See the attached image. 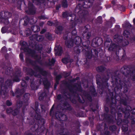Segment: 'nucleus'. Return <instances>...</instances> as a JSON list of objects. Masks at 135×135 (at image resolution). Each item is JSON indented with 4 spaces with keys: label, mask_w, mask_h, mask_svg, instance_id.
Wrapping results in <instances>:
<instances>
[{
    "label": "nucleus",
    "mask_w": 135,
    "mask_h": 135,
    "mask_svg": "<svg viewBox=\"0 0 135 135\" xmlns=\"http://www.w3.org/2000/svg\"><path fill=\"white\" fill-rule=\"evenodd\" d=\"M118 46H117L113 43H112L108 47V50L110 51H116L119 49Z\"/></svg>",
    "instance_id": "nucleus-1"
},
{
    "label": "nucleus",
    "mask_w": 135,
    "mask_h": 135,
    "mask_svg": "<svg viewBox=\"0 0 135 135\" xmlns=\"http://www.w3.org/2000/svg\"><path fill=\"white\" fill-rule=\"evenodd\" d=\"M55 54L56 55H60L62 53V50L61 46H59L58 47H56L55 48Z\"/></svg>",
    "instance_id": "nucleus-2"
},
{
    "label": "nucleus",
    "mask_w": 135,
    "mask_h": 135,
    "mask_svg": "<svg viewBox=\"0 0 135 135\" xmlns=\"http://www.w3.org/2000/svg\"><path fill=\"white\" fill-rule=\"evenodd\" d=\"M5 15H6V19L4 18H2V21L4 23L6 24H7L9 22L7 18L9 17L8 16V15H11V14L8 12H6L5 13Z\"/></svg>",
    "instance_id": "nucleus-3"
},
{
    "label": "nucleus",
    "mask_w": 135,
    "mask_h": 135,
    "mask_svg": "<svg viewBox=\"0 0 135 135\" xmlns=\"http://www.w3.org/2000/svg\"><path fill=\"white\" fill-rule=\"evenodd\" d=\"M29 14H33L35 13V10L34 7L32 4H29Z\"/></svg>",
    "instance_id": "nucleus-4"
},
{
    "label": "nucleus",
    "mask_w": 135,
    "mask_h": 135,
    "mask_svg": "<svg viewBox=\"0 0 135 135\" xmlns=\"http://www.w3.org/2000/svg\"><path fill=\"white\" fill-rule=\"evenodd\" d=\"M74 42L72 40L66 41H65L66 45L69 48H70L73 46Z\"/></svg>",
    "instance_id": "nucleus-5"
},
{
    "label": "nucleus",
    "mask_w": 135,
    "mask_h": 135,
    "mask_svg": "<svg viewBox=\"0 0 135 135\" xmlns=\"http://www.w3.org/2000/svg\"><path fill=\"white\" fill-rule=\"evenodd\" d=\"M122 37L116 35L114 36V40L116 42H120L122 41Z\"/></svg>",
    "instance_id": "nucleus-6"
},
{
    "label": "nucleus",
    "mask_w": 135,
    "mask_h": 135,
    "mask_svg": "<svg viewBox=\"0 0 135 135\" xmlns=\"http://www.w3.org/2000/svg\"><path fill=\"white\" fill-rule=\"evenodd\" d=\"M24 50L25 52H27L28 54H31L32 56H34L35 54L33 51L32 50L28 48L25 49Z\"/></svg>",
    "instance_id": "nucleus-7"
},
{
    "label": "nucleus",
    "mask_w": 135,
    "mask_h": 135,
    "mask_svg": "<svg viewBox=\"0 0 135 135\" xmlns=\"http://www.w3.org/2000/svg\"><path fill=\"white\" fill-rule=\"evenodd\" d=\"M34 37H36V40L37 41H42L44 39V37L42 36H37V35H33Z\"/></svg>",
    "instance_id": "nucleus-8"
},
{
    "label": "nucleus",
    "mask_w": 135,
    "mask_h": 135,
    "mask_svg": "<svg viewBox=\"0 0 135 135\" xmlns=\"http://www.w3.org/2000/svg\"><path fill=\"white\" fill-rule=\"evenodd\" d=\"M75 40V43L76 44H78L81 42V39L79 36H76L74 39V40Z\"/></svg>",
    "instance_id": "nucleus-9"
},
{
    "label": "nucleus",
    "mask_w": 135,
    "mask_h": 135,
    "mask_svg": "<svg viewBox=\"0 0 135 135\" xmlns=\"http://www.w3.org/2000/svg\"><path fill=\"white\" fill-rule=\"evenodd\" d=\"M62 30V27L61 26H59L56 29L55 32L58 34H60Z\"/></svg>",
    "instance_id": "nucleus-10"
},
{
    "label": "nucleus",
    "mask_w": 135,
    "mask_h": 135,
    "mask_svg": "<svg viewBox=\"0 0 135 135\" xmlns=\"http://www.w3.org/2000/svg\"><path fill=\"white\" fill-rule=\"evenodd\" d=\"M74 52L76 55H78L80 52V50L79 49V47L76 46L74 48Z\"/></svg>",
    "instance_id": "nucleus-11"
},
{
    "label": "nucleus",
    "mask_w": 135,
    "mask_h": 135,
    "mask_svg": "<svg viewBox=\"0 0 135 135\" xmlns=\"http://www.w3.org/2000/svg\"><path fill=\"white\" fill-rule=\"evenodd\" d=\"M84 37H85L87 39H89L90 36V32H86L83 34Z\"/></svg>",
    "instance_id": "nucleus-12"
},
{
    "label": "nucleus",
    "mask_w": 135,
    "mask_h": 135,
    "mask_svg": "<svg viewBox=\"0 0 135 135\" xmlns=\"http://www.w3.org/2000/svg\"><path fill=\"white\" fill-rule=\"evenodd\" d=\"M21 85L22 87L23 88L22 89H23L25 88L27 86V84L25 82L24 80H23L22 82L21 83ZM22 90H23V89H22ZM23 91H24V90H23Z\"/></svg>",
    "instance_id": "nucleus-13"
},
{
    "label": "nucleus",
    "mask_w": 135,
    "mask_h": 135,
    "mask_svg": "<svg viewBox=\"0 0 135 135\" xmlns=\"http://www.w3.org/2000/svg\"><path fill=\"white\" fill-rule=\"evenodd\" d=\"M62 6L64 7H68L67 2L66 0L63 1L62 2Z\"/></svg>",
    "instance_id": "nucleus-14"
},
{
    "label": "nucleus",
    "mask_w": 135,
    "mask_h": 135,
    "mask_svg": "<svg viewBox=\"0 0 135 135\" xmlns=\"http://www.w3.org/2000/svg\"><path fill=\"white\" fill-rule=\"evenodd\" d=\"M12 82L13 81L12 80H10L9 79H8L6 82L5 85H6L7 86L9 85L12 84Z\"/></svg>",
    "instance_id": "nucleus-15"
},
{
    "label": "nucleus",
    "mask_w": 135,
    "mask_h": 135,
    "mask_svg": "<svg viewBox=\"0 0 135 135\" xmlns=\"http://www.w3.org/2000/svg\"><path fill=\"white\" fill-rule=\"evenodd\" d=\"M19 76L20 75L19 74H18L17 75H16L13 78V80L16 82H18L20 80V79L19 78Z\"/></svg>",
    "instance_id": "nucleus-16"
},
{
    "label": "nucleus",
    "mask_w": 135,
    "mask_h": 135,
    "mask_svg": "<svg viewBox=\"0 0 135 135\" xmlns=\"http://www.w3.org/2000/svg\"><path fill=\"white\" fill-rule=\"evenodd\" d=\"M123 35L125 37L127 38L129 37V32L125 30L124 31Z\"/></svg>",
    "instance_id": "nucleus-17"
},
{
    "label": "nucleus",
    "mask_w": 135,
    "mask_h": 135,
    "mask_svg": "<svg viewBox=\"0 0 135 135\" xmlns=\"http://www.w3.org/2000/svg\"><path fill=\"white\" fill-rule=\"evenodd\" d=\"M63 17L64 18H65L69 16L70 17H71L72 16L68 14L67 12H64L62 14Z\"/></svg>",
    "instance_id": "nucleus-18"
},
{
    "label": "nucleus",
    "mask_w": 135,
    "mask_h": 135,
    "mask_svg": "<svg viewBox=\"0 0 135 135\" xmlns=\"http://www.w3.org/2000/svg\"><path fill=\"white\" fill-rule=\"evenodd\" d=\"M69 59L68 58H65L62 59V62L64 64H66L69 61Z\"/></svg>",
    "instance_id": "nucleus-19"
},
{
    "label": "nucleus",
    "mask_w": 135,
    "mask_h": 135,
    "mask_svg": "<svg viewBox=\"0 0 135 135\" xmlns=\"http://www.w3.org/2000/svg\"><path fill=\"white\" fill-rule=\"evenodd\" d=\"M61 115V114L59 115V117L60 118L61 117H61L62 118V119H63V120H65L67 119V117L65 115Z\"/></svg>",
    "instance_id": "nucleus-20"
},
{
    "label": "nucleus",
    "mask_w": 135,
    "mask_h": 135,
    "mask_svg": "<svg viewBox=\"0 0 135 135\" xmlns=\"http://www.w3.org/2000/svg\"><path fill=\"white\" fill-rule=\"evenodd\" d=\"M118 7L119 9L121 11H124L125 10V8L122 6L119 5Z\"/></svg>",
    "instance_id": "nucleus-21"
},
{
    "label": "nucleus",
    "mask_w": 135,
    "mask_h": 135,
    "mask_svg": "<svg viewBox=\"0 0 135 135\" xmlns=\"http://www.w3.org/2000/svg\"><path fill=\"white\" fill-rule=\"evenodd\" d=\"M1 89H2V91H1V92H0V93L2 94L3 92V93H4V91H6V87L4 88V87L3 86H2L1 87Z\"/></svg>",
    "instance_id": "nucleus-22"
},
{
    "label": "nucleus",
    "mask_w": 135,
    "mask_h": 135,
    "mask_svg": "<svg viewBox=\"0 0 135 135\" xmlns=\"http://www.w3.org/2000/svg\"><path fill=\"white\" fill-rule=\"evenodd\" d=\"M19 111L17 109L15 110L13 112V115H16L18 114Z\"/></svg>",
    "instance_id": "nucleus-23"
},
{
    "label": "nucleus",
    "mask_w": 135,
    "mask_h": 135,
    "mask_svg": "<svg viewBox=\"0 0 135 135\" xmlns=\"http://www.w3.org/2000/svg\"><path fill=\"white\" fill-rule=\"evenodd\" d=\"M50 65L53 64L55 62V60L54 59H52L51 61H49Z\"/></svg>",
    "instance_id": "nucleus-24"
},
{
    "label": "nucleus",
    "mask_w": 135,
    "mask_h": 135,
    "mask_svg": "<svg viewBox=\"0 0 135 135\" xmlns=\"http://www.w3.org/2000/svg\"><path fill=\"white\" fill-rule=\"evenodd\" d=\"M86 55H87V57L89 59L91 58L92 56V54L91 52L89 53H88L87 54H86Z\"/></svg>",
    "instance_id": "nucleus-25"
},
{
    "label": "nucleus",
    "mask_w": 135,
    "mask_h": 135,
    "mask_svg": "<svg viewBox=\"0 0 135 135\" xmlns=\"http://www.w3.org/2000/svg\"><path fill=\"white\" fill-rule=\"evenodd\" d=\"M6 30L5 27H2L1 29V32L2 33H5Z\"/></svg>",
    "instance_id": "nucleus-26"
},
{
    "label": "nucleus",
    "mask_w": 135,
    "mask_h": 135,
    "mask_svg": "<svg viewBox=\"0 0 135 135\" xmlns=\"http://www.w3.org/2000/svg\"><path fill=\"white\" fill-rule=\"evenodd\" d=\"M12 111V110L10 108H9L7 109V113H9L11 112Z\"/></svg>",
    "instance_id": "nucleus-27"
},
{
    "label": "nucleus",
    "mask_w": 135,
    "mask_h": 135,
    "mask_svg": "<svg viewBox=\"0 0 135 135\" xmlns=\"http://www.w3.org/2000/svg\"><path fill=\"white\" fill-rule=\"evenodd\" d=\"M102 67L101 66L98 67L97 68V71H101L102 70Z\"/></svg>",
    "instance_id": "nucleus-28"
},
{
    "label": "nucleus",
    "mask_w": 135,
    "mask_h": 135,
    "mask_svg": "<svg viewBox=\"0 0 135 135\" xmlns=\"http://www.w3.org/2000/svg\"><path fill=\"white\" fill-rule=\"evenodd\" d=\"M6 104L8 106H9L11 105L12 103L9 101H7L6 102Z\"/></svg>",
    "instance_id": "nucleus-29"
},
{
    "label": "nucleus",
    "mask_w": 135,
    "mask_h": 135,
    "mask_svg": "<svg viewBox=\"0 0 135 135\" xmlns=\"http://www.w3.org/2000/svg\"><path fill=\"white\" fill-rule=\"evenodd\" d=\"M97 20H98V21L99 22H100L102 20V17L101 16L97 18Z\"/></svg>",
    "instance_id": "nucleus-30"
},
{
    "label": "nucleus",
    "mask_w": 135,
    "mask_h": 135,
    "mask_svg": "<svg viewBox=\"0 0 135 135\" xmlns=\"http://www.w3.org/2000/svg\"><path fill=\"white\" fill-rule=\"evenodd\" d=\"M122 129L124 131H126L128 130L127 127H126L125 128H124L123 126L122 127Z\"/></svg>",
    "instance_id": "nucleus-31"
},
{
    "label": "nucleus",
    "mask_w": 135,
    "mask_h": 135,
    "mask_svg": "<svg viewBox=\"0 0 135 135\" xmlns=\"http://www.w3.org/2000/svg\"><path fill=\"white\" fill-rule=\"evenodd\" d=\"M47 18V17L45 16H42L41 17V19L45 20Z\"/></svg>",
    "instance_id": "nucleus-32"
},
{
    "label": "nucleus",
    "mask_w": 135,
    "mask_h": 135,
    "mask_svg": "<svg viewBox=\"0 0 135 135\" xmlns=\"http://www.w3.org/2000/svg\"><path fill=\"white\" fill-rule=\"evenodd\" d=\"M20 58L21 59L23 60V55L22 54H20Z\"/></svg>",
    "instance_id": "nucleus-33"
},
{
    "label": "nucleus",
    "mask_w": 135,
    "mask_h": 135,
    "mask_svg": "<svg viewBox=\"0 0 135 135\" xmlns=\"http://www.w3.org/2000/svg\"><path fill=\"white\" fill-rule=\"evenodd\" d=\"M47 24L48 25H50V26H51L52 25V23L50 21H48Z\"/></svg>",
    "instance_id": "nucleus-34"
},
{
    "label": "nucleus",
    "mask_w": 135,
    "mask_h": 135,
    "mask_svg": "<svg viewBox=\"0 0 135 135\" xmlns=\"http://www.w3.org/2000/svg\"><path fill=\"white\" fill-rule=\"evenodd\" d=\"M76 33V31L75 30L73 31L72 32V34L74 35H75Z\"/></svg>",
    "instance_id": "nucleus-35"
},
{
    "label": "nucleus",
    "mask_w": 135,
    "mask_h": 135,
    "mask_svg": "<svg viewBox=\"0 0 135 135\" xmlns=\"http://www.w3.org/2000/svg\"><path fill=\"white\" fill-rule=\"evenodd\" d=\"M94 2V0H89L88 1V2L89 3L91 4L92 3Z\"/></svg>",
    "instance_id": "nucleus-36"
},
{
    "label": "nucleus",
    "mask_w": 135,
    "mask_h": 135,
    "mask_svg": "<svg viewBox=\"0 0 135 135\" xmlns=\"http://www.w3.org/2000/svg\"><path fill=\"white\" fill-rule=\"evenodd\" d=\"M132 113L133 114H135V108L132 110Z\"/></svg>",
    "instance_id": "nucleus-37"
},
{
    "label": "nucleus",
    "mask_w": 135,
    "mask_h": 135,
    "mask_svg": "<svg viewBox=\"0 0 135 135\" xmlns=\"http://www.w3.org/2000/svg\"><path fill=\"white\" fill-rule=\"evenodd\" d=\"M45 0H38L39 2L41 3H44Z\"/></svg>",
    "instance_id": "nucleus-38"
},
{
    "label": "nucleus",
    "mask_w": 135,
    "mask_h": 135,
    "mask_svg": "<svg viewBox=\"0 0 135 135\" xmlns=\"http://www.w3.org/2000/svg\"><path fill=\"white\" fill-rule=\"evenodd\" d=\"M61 76L60 75L57 76L56 77V79H59L61 78Z\"/></svg>",
    "instance_id": "nucleus-39"
},
{
    "label": "nucleus",
    "mask_w": 135,
    "mask_h": 135,
    "mask_svg": "<svg viewBox=\"0 0 135 135\" xmlns=\"http://www.w3.org/2000/svg\"><path fill=\"white\" fill-rule=\"evenodd\" d=\"M60 5L57 6L56 8V9L57 10H58L59 9V8H60Z\"/></svg>",
    "instance_id": "nucleus-40"
},
{
    "label": "nucleus",
    "mask_w": 135,
    "mask_h": 135,
    "mask_svg": "<svg viewBox=\"0 0 135 135\" xmlns=\"http://www.w3.org/2000/svg\"><path fill=\"white\" fill-rule=\"evenodd\" d=\"M46 31V30H45L43 29V30L41 32V34H42L44 33Z\"/></svg>",
    "instance_id": "nucleus-41"
},
{
    "label": "nucleus",
    "mask_w": 135,
    "mask_h": 135,
    "mask_svg": "<svg viewBox=\"0 0 135 135\" xmlns=\"http://www.w3.org/2000/svg\"><path fill=\"white\" fill-rule=\"evenodd\" d=\"M6 47H3L2 49V50L3 51H4V50H6Z\"/></svg>",
    "instance_id": "nucleus-42"
},
{
    "label": "nucleus",
    "mask_w": 135,
    "mask_h": 135,
    "mask_svg": "<svg viewBox=\"0 0 135 135\" xmlns=\"http://www.w3.org/2000/svg\"><path fill=\"white\" fill-rule=\"evenodd\" d=\"M61 97V95H59L58 96H57V98L59 99H60V98Z\"/></svg>",
    "instance_id": "nucleus-43"
},
{
    "label": "nucleus",
    "mask_w": 135,
    "mask_h": 135,
    "mask_svg": "<svg viewBox=\"0 0 135 135\" xmlns=\"http://www.w3.org/2000/svg\"><path fill=\"white\" fill-rule=\"evenodd\" d=\"M38 27H38L36 26H35L33 27V28H37Z\"/></svg>",
    "instance_id": "nucleus-44"
},
{
    "label": "nucleus",
    "mask_w": 135,
    "mask_h": 135,
    "mask_svg": "<svg viewBox=\"0 0 135 135\" xmlns=\"http://www.w3.org/2000/svg\"><path fill=\"white\" fill-rule=\"evenodd\" d=\"M29 95L28 94H26V95H25L24 97H25V98H26V97L27 96H29Z\"/></svg>",
    "instance_id": "nucleus-45"
},
{
    "label": "nucleus",
    "mask_w": 135,
    "mask_h": 135,
    "mask_svg": "<svg viewBox=\"0 0 135 135\" xmlns=\"http://www.w3.org/2000/svg\"><path fill=\"white\" fill-rule=\"evenodd\" d=\"M32 30H33V31H39L40 30V29H38L37 30V31H35V30L33 29H32Z\"/></svg>",
    "instance_id": "nucleus-46"
},
{
    "label": "nucleus",
    "mask_w": 135,
    "mask_h": 135,
    "mask_svg": "<svg viewBox=\"0 0 135 135\" xmlns=\"http://www.w3.org/2000/svg\"><path fill=\"white\" fill-rule=\"evenodd\" d=\"M46 37H47V38H49V39H50V36H49L48 37L47 35H46Z\"/></svg>",
    "instance_id": "nucleus-47"
},
{
    "label": "nucleus",
    "mask_w": 135,
    "mask_h": 135,
    "mask_svg": "<svg viewBox=\"0 0 135 135\" xmlns=\"http://www.w3.org/2000/svg\"><path fill=\"white\" fill-rule=\"evenodd\" d=\"M29 78L28 77H27L25 79L26 80H28L29 79Z\"/></svg>",
    "instance_id": "nucleus-48"
},
{
    "label": "nucleus",
    "mask_w": 135,
    "mask_h": 135,
    "mask_svg": "<svg viewBox=\"0 0 135 135\" xmlns=\"http://www.w3.org/2000/svg\"><path fill=\"white\" fill-rule=\"evenodd\" d=\"M128 44V41H127L126 43V44L124 45H127Z\"/></svg>",
    "instance_id": "nucleus-49"
},
{
    "label": "nucleus",
    "mask_w": 135,
    "mask_h": 135,
    "mask_svg": "<svg viewBox=\"0 0 135 135\" xmlns=\"http://www.w3.org/2000/svg\"><path fill=\"white\" fill-rule=\"evenodd\" d=\"M111 19H112V20H113V22H114V21H115V20H114V18H112Z\"/></svg>",
    "instance_id": "nucleus-50"
},
{
    "label": "nucleus",
    "mask_w": 135,
    "mask_h": 135,
    "mask_svg": "<svg viewBox=\"0 0 135 135\" xmlns=\"http://www.w3.org/2000/svg\"><path fill=\"white\" fill-rule=\"evenodd\" d=\"M53 107H52L51 109L50 112H51L52 111V110H53Z\"/></svg>",
    "instance_id": "nucleus-51"
},
{
    "label": "nucleus",
    "mask_w": 135,
    "mask_h": 135,
    "mask_svg": "<svg viewBox=\"0 0 135 135\" xmlns=\"http://www.w3.org/2000/svg\"><path fill=\"white\" fill-rule=\"evenodd\" d=\"M108 42H107L105 43V45H109V44H108Z\"/></svg>",
    "instance_id": "nucleus-52"
},
{
    "label": "nucleus",
    "mask_w": 135,
    "mask_h": 135,
    "mask_svg": "<svg viewBox=\"0 0 135 135\" xmlns=\"http://www.w3.org/2000/svg\"><path fill=\"white\" fill-rule=\"evenodd\" d=\"M51 52V50H49V51L47 52L48 53H50Z\"/></svg>",
    "instance_id": "nucleus-53"
},
{
    "label": "nucleus",
    "mask_w": 135,
    "mask_h": 135,
    "mask_svg": "<svg viewBox=\"0 0 135 135\" xmlns=\"http://www.w3.org/2000/svg\"><path fill=\"white\" fill-rule=\"evenodd\" d=\"M133 21L134 23H135V18L133 20Z\"/></svg>",
    "instance_id": "nucleus-54"
},
{
    "label": "nucleus",
    "mask_w": 135,
    "mask_h": 135,
    "mask_svg": "<svg viewBox=\"0 0 135 135\" xmlns=\"http://www.w3.org/2000/svg\"><path fill=\"white\" fill-rule=\"evenodd\" d=\"M64 38L65 39H66L67 38V37H64Z\"/></svg>",
    "instance_id": "nucleus-55"
},
{
    "label": "nucleus",
    "mask_w": 135,
    "mask_h": 135,
    "mask_svg": "<svg viewBox=\"0 0 135 135\" xmlns=\"http://www.w3.org/2000/svg\"><path fill=\"white\" fill-rule=\"evenodd\" d=\"M12 95L13 96H14V93H12Z\"/></svg>",
    "instance_id": "nucleus-56"
},
{
    "label": "nucleus",
    "mask_w": 135,
    "mask_h": 135,
    "mask_svg": "<svg viewBox=\"0 0 135 135\" xmlns=\"http://www.w3.org/2000/svg\"><path fill=\"white\" fill-rule=\"evenodd\" d=\"M52 1H53V2H55L56 1V0H52Z\"/></svg>",
    "instance_id": "nucleus-57"
},
{
    "label": "nucleus",
    "mask_w": 135,
    "mask_h": 135,
    "mask_svg": "<svg viewBox=\"0 0 135 135\" xmlns=\"http://www.w3.org/2000/svg\"><path fill=\"white\" fill-rule=\"evenodd\" d=\"M57 113H56V116H57Z\"/></svg>",
    "instance_id": "nucleus-58"
},
{
    "label": "nucleus",
    "mask_w": 135,
    "mask_h": 135,
    "mask_svg": "<svg viewBox=\"0 0 135 135\" xmlns=\"http://www.w3.org/2000/svg\"><path fill=\"white\" fill-rule=\"evenodd\" d=\"M28 97H27V98H26V99L27 100L28 99Z\"/></svg>",
    "instance_id": "nucleus-59"
},
{
    "label": "nucleus",
    "mask_w": 135,
    "mask_h": 135,
    "mask_svg": "<svg viewBox=\"0 0 135 135\" xmlns=\"http://www.w3.org/2000/svg\"><path fill=\"white\" fill-rule=\"evenodd\" d=\"M113 127H114V128H116V127L115 126H113Z\"/></svg>",
    "instance_id": "nucleus-60"
},
{
    "label": "nucleus",
    "mask_w": 135,
    "mask_h": 135,
    "mask_svg": "<svg viewBox=\"0 0 135 135\" xmlns=\"http://www.w3.org/2000/svg\"><path fill=\"white\" fill-rule=\"evenodd\" d=\"M17 106H18L19 107H20V104H19V103L18 104Z\"/></svg>",
    "instance_id": "nucleus-61"
},
{
    "label": "nucleus",
    "mask_w": 135,
    "mask_h": 135,
    "mask_svg": "<svg viewBox=\"0 0 135 135\" xmlns=\"http://www.w3.org/2000/svg\"><path fill=\"white\" fill-rule=\"evenodd\" d=\"M134 8H135V4L134 5Z\"/></svg>",
    "instance_id": "nucleus-62"
},
{
    "label": "nucleus",
    "mask_w": 135,
    "mask_h": 135,
    "mask_svg": "<svg viewBox=\"0 0 135 135\" xmlns=\"http://www.w3.org/2000/svg\"><path fill=\"white\" fill-rule=\"evenodd\" d=\"M31 87H32V84H31Z\"/></svg>",
    "instance_id": "nucleus-63"
},
{
    "label": "nucleus",
    "mask_w": 135,
    "mask_h": 135,
    "mask_svg": "<svg viewBox=\"0 0 135 135\" xmlns=\"http://www.w3.org/2000/svg\"><path fill=\"white\" fill-rule=\"evenodd\" d=\"M43 75H44V74H42Z\"/></svg>",
    "instance_id": "nucleus-64"
}]
</instances>
